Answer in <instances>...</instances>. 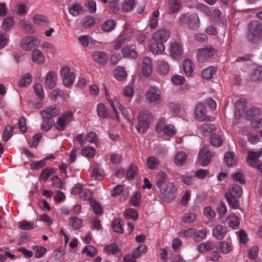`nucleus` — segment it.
<instances>
[{
	"label": "nucleus",
	"instance_id": "9d476101",
	"mask_svg": "<svg viewBox=\"0 0 262 262\" xmlns=\"http://www.w3.org/2000/svg\"><path fill=\"white\" fill-rule=\"evenodd\" d=\"M214 53V50L211 47L199 49L198 52V60L200 62H204L212 58Z\"/></svg>",
	"mask_w": 262,
	"mask_h": 262
},
{
	"label": "nucleus",
	"instance_id": "774afa93",
	"mask_svg": "<svg viewBox=\"0 0 262 262\" xmlns=\"http://www.w3.org/2000/svg\"><path fill=\"white\" fill-rule=\"evenodd\" d=\"M210 143L213 146H220L222 143V139L219 135L214 134L211 135Z\"/></svg>",
	"mask_w": 262,
	"mask_h": 262
},
{
	"label": "nucleus",
	"instance_id": "e433bc0d",
	"mask_svg": "<svg viewBox=\"0 0 262 262\" xmlns=\"http://www.w3.org/2000/svg\"><path fill=\"white\" fill-rule=\"evenodd\" d=\"M216 72V70L215 67L210 66L203 70L202 72V77L206 79H209L212 77Z\"/></svg>",
	"mask_w": 262,
	"mask_h": 262
},
{
	"label": "nucleus",
	"instance_id": "680f3d73",
	"mask_svg": "<svg viewBox=\"0 0 262 262\" xmlns=\"http://www.w3.org/2000/svg\"><path fill=\"white\" fill-rule=\"evenodd\" d=\"M196 233V230L194 228H188L180 232V236L181 237H190L194 236Z\"/></svg>",
	"mask_w": 262,
	"mask_h": 262
},
{
	"label": "nucleus",
	"instance_id": "4468645a",
	"mask_svg": "<svg viewBox=\"0 0 262 262\" xmlns=\"http://www.w3.org/2000/svg\"><path fill=\"white\" fill-rule=\"evenodd\" d=\"M145 97L149 102L158 101L161 98V91L158 87L150 86L146 92Z\"/></svg>",
	"mask_w": 262,
	"mask_h": 262
},
{
	"label": "nucleus",
	"instance_id": "ddd939ff",
	"mask_svg": "<svg viewBox=\"0 0 262 262\" xmlns=\"http://www.w3.org/2000/svg\"><path fill=\"white\" fill-rule=\"evenodd\" d=\"M214 156V154L210 151L207 147L202 148L199 152L198 159L200 164L203 166H207L211 159Z\"/></svg>",
	"mask_w": 262,
	"mask_h": 262
},
{
	"label": "nucleus",
	"instance_id": "4c0bfd02",
	"mask_svg": "<svg viewBox=\"0 0 262 262\" xmlns=\"http://www.w3.org/2000/svg\"><path fill=\"white\" fill-rule=\"evenodd\" d=\"M104 249L108 254L114 255L117 254L120 251L119 246L113 243L106 245Z\"/></svg>",
	"mask_w": 262,
	"mask_h": 262
},
{
	"label": "nucleus",
	"instance_id": "f8f14e48",
	"mask_svg": "<svg viewBox=\"0 0 262 262\" xmlns=\"http://www.w3.org/2000/svg\"><path fill=\"white\" fill-rule=\"evenodd\" d=\"M60 113V107L56 104L47 107L40 112L42 118L47 119L57 116Z\"/></svg>",
	"mask_w": 262,
	"mask_h": 262
},
{
	"label": "nucleus",
	"instance_id": "864d4df0",
	"mask_svg": "<svg viewBox=\"0 0 262 262\" xmlns=\"http://www.w3.org/2000/svg\"><path fill=\"white\" fill-rule=\"evenodd\" d=\"M202 9L207 13V15H209L212 14L214 19L215 21H217L219 20L220 15H221V11L219 9H214L213 10L212 13L209 10V7H207L206 6H203L202 7Z\"/></svg>",
	"mask_w": 262,
	"mask_h": 262
},
{
	"label": "nucleus",
	"instance_id": "c756f323",
	"mask_svg": "<svg viewBox=\"0 0 262 262\" xmlns=\"http://www.w3.org/2000/svg\"><path fill=\"white\" fill-rule=\"evenodd\" d=\"M226 233V229L222 225H217L212 230L213 236L217 239H222Z\"/></svg>",
	"mask_w": 262,
	"mask_h": 262
},
{
	"label": "nucleus",
	"instance_id": "b1692460",
	"mask_svg": "<svg viewBox=\"0 0 262 262\" xmlns=\"http://www.w3.org/2000/svg\"><path fill=\"white\" fill-rule=\"evenodd\" d=\"M181 6V0H168L167 7L169 13L170 14L178 13Z\"/></svg>",
	"mask_w": 262,
	"mask_h": 262
},
{
	"label": "nucleus",
	"instance_id": "7ed1b4c3",
	"mask_svg": "<svg viewBox=\"0 0 262 262\" xmlns=\"http://www.w3.org/2000/svg\"><path fill=\"white\" fill-rule=\"evenodd\" d=\"M249 40L256 43L262 39V26L257 20H253L249 25Z\"/></svg>",
	"mask_w": 262,
	"mask_h": 262
},
{
	"label": "nucleus",
	"instance_id": "a211bd4d",
	"mask_svg": "<svg viewBox=\"0 0 262 262\" xmlns=\"http://www.w3.org/2000/svg\"><path fill=\"white\" fill-rule=\"evenodd\" d=\"M152 71V63L151 60L148 57L143 59L142 66V73L144 77H149Z\"/></svg>",
	"mask_w": 262,
	"mask_h": 262
},
{
	"label": "nucleus",
	"instance_id": "f704fd0d",
	"mask_svg": "<svg viewBox=\"0 0 262 262\" xmlns=\"http://www.w3.org/2000/svg\"><path fill=\"white\" fill-rule=\"evenodd\" d=\"M251 79L253 81L262 80V66H258L254 69L251 75Z\"/></svg>",
	"mask_w": 262,
	"mask_h": 262
},
{
	"label": "nucleus",
	"instance_id": "603ef678",
	"mask_svg": "<svg viewBox=\"0 0 262 262\" xmlns=\"http://www.w3.org/2000/svg\"><path fill=\"white\" fill-rule=\"evenodd\" d=\"M138 174V169L137 167L134 165H132L129 166L128 169H127L126 172V176L127 178L132 180L134 179V178L137 177Z\"/></svg>",
	"mask_w": 262,
	"mask_h": 262
},
{
	"label": "nucleus",
	"instance_id": "f03ea898",
	"mask_svg": "<svg viewBox=\"0 0 262 262\" xmlns=\"http://www.w3.org/2000/svg\"><path fill=\"white\" fill-rule=\"evenodd\" d=\"M242 194V188L237 184H232L229 187L228 192L226 194V198L233 208H236L239 205L238 199Z\"/></svg>",
	"mask_w": 262,
	"mask_h": 262
},
{
	"label": "nucleus",
	"instance_id": "20e7f679",
	"mask_svg": "<svg viewBox=\"0 0 262 262\" xmlns=\"http://www.w3.org/2000/svg\"><path fill=\"white\" fill-rule=\"evenodd\" d=\"M138 119V123L135 127L139 133L143 134L147 130L151 120L150 112L147 110L140 112Z\"/></svg>",
	"mask_w": 262,
	"mask_h": 262
},
{
	"label": "nucleus",
	"instance_id": "c03bdc74",
	"mask_svg": "<svg viewBox=\"0 0 262 262\" xmlns=\"http://www.w3.org/2000/svg\"><path fill=\"white\" fill-rule=\"evenodd\" d=\"M15 126L13 125H10L9 124L7 125L4 130L3 140L4 141H7L12 136V133L15 129Z\"/></svg>",
	"mask_w": 262,
	"mask_h": 262
},
{
	"label": "nucleus",
	"instance_id": "a878e982",
	"mask_svg": "<svg viewBox=\"0 0 262 262\" xmlns=\"http://www.w3.org/2000/svg\"><path fill=\"white\" fill-rule=\"evenodd\" d=\"M216 248L223 254H228L232 250L231 244L226 241L219 242L215 245Z\"/></svg>",
	"mask_w": 262,
	"mask_h": 262
},
{
	"label": "nucleus",
	"instance_id": "423d86ee",
	"mask_svg": "<svg viewBox=\"0 0 262 262\" xmlns=\"http://www.w3.org/2000/svg\"><path fill=\"white\" fill-rule=\"evenodd\" d=\"M160 188V195L161 199L166 202L174 200L176 196V188L171 182L164 184Z\"/></svg>",
	"mask_w": 262,
	"mask_h": 262
},
{
	"label": "nucleus",
	"instance_id": "de8ad7c7",
	"mask_svg": "<svg viewBox=\"0 0 262 262\" xmlns=\"http://www.w3.org/2000/svg\"><path fill=\"white\" fill-rule=\"evenodd\" d=\"M82 155L89 158H92L96 154L95 149L91 146H85L81 150Z\"/></svg>",
	"mask_w": 262,
	"mask_h": 262
},
{
	"label": "nucleus",
	"instance_id": "338daca9",
	"mask_svg": "<svg viewBox=\"0 0 262 262\" xmlns=\"http://www.w3.org/2000/svg\"><path fill=\"white\" fill-rule=\"evenodd\" d=\"M85 140L90 143H95L96 145L99 142L96 134L93 132H90L88 134Z\"/></svg>",
	"mask_w": 262,
	"mask_h": 262
},
{
	"label": "nucleus",
	"instance_id": "2f4dec72",
	"mask_svg": "<svg viewBox=\"0 0 262 262\" xmlns=\"http://www.w3.org/2000/svg\"><path fill=\"white\" fill-rule=\"evenodd\" d=\"M122 54L124 57L136 58L137 56V53L135 49H131L128 46L123 47L122 50Z\"/></svg>",
	"mask_w": 262,
	"mask_h": 262
},
{
	"label": "nucleus",
	"instance_id": "4be33fe9",
	"mask_svg": "<svg viewBox=\"0 0 262 262\" xmlns=\"http://www.w3.org/2000/svg\"><path fill=\"white\" fill-rule=\"evenodd\" d=\"M92 56L94 60L99 63L105 64L108 60V56L104 52L95 51L93 52Z\"/></svg>",
	"mask_w": 262,
	"mask_h": 262
},
{
	"label": "nucleus",
	"instance_id": "69168bd1",
	"mask_svg": "<svg viewBox=\"0 0 262 262\" xmlns=\"http://www.w3.org/2000/svg\"><path fill=\"white\" fill-rule=\"evenodd\" d=\"M34 91L38 98L43 99L45 97V94L42 86L39 83H36L34 85Z\"/></svg>",
	"mask_w": 262,
	"mask_h": 262
},
{
	"label": "nucleus",
	"instance_id": "f257e3e1",
	"mask_svg": "<svg viewBox=\"0 0 262 262\" xmlns=\"http://www.w3.org/2000/svg\"><path fill=\"white\" fill-rule=\"evenodd\" d=\"M246 103L245 100H241L237 102L235 105V117L236 119H239L242 117L252 120L253 118H255L261 112L258 108L253 107L246 112Z\"/></svg>",
	"mask_w": 262,
	"mask_h": 262
},
{
	"label": "nucleus",
	"instance_id": "0e129e2a",
	"mask_svg": "<svg viewBox=\"0 0 262 262\" xmlns=\"http://www.w3.org/2000/svg\"><path fill=\"white\" fill-rule=\"evenodd\" d=\"M124 215L128 219L136 220L138 218V213L136 210L130 208L125 210L124 213Z\"/></svg>",
	"mask_w": 262,
	"mask_h": 262
},
{
	"label": "nucleus",
	"instance_id": "39448f33",
	"mask_svg": "<svg viewBox=\"0 0 262 262\" xmlns=\"http://www.w3.org/2000/svg\"><path fill=\"white\" fill-rule=\"evenodd\" d=\"M181 25L186 24L191 30H197L200 27V19L197 14H182L179 18Z\"/></svg>",
	"mask_w": 262,
	"mask_h": 262
},
{
	"label": "nucleus",
	"instance_id": "7c9ffc66",
	"mask_svg": "<svg viewBox=\"0 0 262 262\" xmlns=\"http://www.w3.org/2000/svg\"><path fill=\"white\" fill-rule=\"evenodd\" d=\"M159 164V160L154 156L149 157L147 159L146 165L148 168L150 170L156 169L158 167Z\"/></svg>",
	"mask_w": 262,
	"mask_h": 262
},
{
	"label": "nucleus",
	"instance_id": "72a5a7b5",
	"mask_svg": "<svg viewBox=\"0 0 262 262\" xmlns=\"http://www.w3.org/2000/svg\"><path fill=\"white\" fill-rule=\"evenodd\" d=\"M114 74L115 78L118 80H123L126 77L127 73L122 67H117L114 70Z\"/></svg>",
	"mask_w": 262,
	"mask_h": 262
},
{
	"label": "nucleus",
	"instance_id": "37998d69",
	"mask_svg": "<svg viewBox=\"0 0 262 262\" xmlns=\"http://www.w3.org/2000/svg\"><path fill=\"white\" fill-rule=\"evenodd\" d=\"M14 25L13 18L12 16H9L5 18L2 23L3 29L5 31H10Z\"/></svg>",
	"mask_w": 262,
	"mask_h": 262
},
{
	"label": "nucleus",
	"instance_id": "0eeeda50",
	"mask_svg": "<svg viewBox=\"0 0 262 262\" xmlns=\"http://www.w3.org/2000/svg\"><path fill=\"white\" fill-rule=\"evenodd\" d=\"M163 131L164 134L168 137H171L176 135L177 130L173 125H166V119H161L156 127V131L158 133Z\"/></svg>",
	"mask_w": 262,
	"mask_h": 262
},
{
	"label": "nucleus",
	"instance_id": "09e8293b",
	"mask_svg": "<svg viewBox=\"0 0 262 262\" xmlns=\"http://www.w3.org/2000/svg\"><path fill=\"white\" fill-rule=\"evenodd\" d=\"M95 24V19L91 16L84 17L81 20L82 26L84 28H89Z\"/></svg>",
	"mask_w": 262,
	"mask_h": 262
},
{
	"label": "nucleus",
	"instance_id": "a18cd8bd",
	"mask_svg": "<svg viewBox=\"0 0 262 262\" xmlns=\"http://www.w3.org/2000/svg\"><path fill=\"white\" fill-rule=\"evenodd\" d=\"M160 13L158 10L153 11L152 15L150 17L149 26L151 28L155 29L157 27L158 23V17Z\"/></svg>",
	"mask_w": 262,
	"mask_h": 262
},
{
	"label": "nucleus",
	"instance_id": "052dcab7",
	"mask_svg": "<svg viewBox=\"0 0 262 262\" xmlns=\"http://www.w3.org/2000/svg\"><path fill=\"white\" fill-rule=\"evenodd\" d=\"M229 226L233 228H236L238 227L239 224V220L237 217H236L234 214H231L228 218Z\"/></svg>",
	"mask_w": 262,
	"mask_h": 262
},
{
	"label": "nucleus",
	"instance_id": "e2e57ef3",
	"mask_svg": "<svg viewBox=\"0 0 262 262\" xmlns=\"http://www.w3.org/2000/svg\"><path fill=\"white\" fill-rule=\"evenodd\" d=\"M104 175V171L99 167L95 168L92 173V177L97 180H100Z\"/></svg>",
	"mask_w": 262,
	"mask_h": 262
},
{
	"label": "nucleus",
	"instance_id": "8fccbe9b",
	"mask_svg": "<svg viewBox=\"0 0 262 262\" xmlns=\"http://www.w3.org/2000/svg\"><path fill=\"white\" fill-rule=\"evenodd\" d=\"M197 216V214L193 212L186 213L182 218V222L188 224L194 222L196 220Z\"/></svg>",
	"mask_w": 262,
	"mask_h": 262
},
{
	"label": "nucleus",
	"instance_id": "6ab92c4d",
	"mask_svg": "<svg viewBox=\"0 0 262 262\" xmlns=\"http://www.w3.org/2000/svg\"><path fill=\"white\" fill-rule=\"evenodd\" d=\"M57 74L53 71L49 72L46 75L45 85L46 88H53L56 83Z\"/></svg>",
	"mask_w": 262,
	"mask_h": 262
},
{
	"label": "nucleus",
	"instance_id": "393cba45",
	"mask_svg": "<svg viewBox=\"0 0 262 262\" xmlns=\"http://www.w3.org/2000/svg\"><path fill=\"white\" fill-rule=\"evenodd\" d=\"M187 159V155L184 151H179L174 157L173 162L178 166L184 165Z\"/></svg>",
	"mask_w": 262,
	"mask_h": 262
},
{
	"label": "nucleus",
	"instance_id": "5701e85b",
	"mask_svg": "<svg viewBox=\"0 0 262 262\" xmlns=\"http://www.w3.org/2000/svg\"><path fill=\"white\" fill-rule=\"evenodd\" d=\"M156 70L159 74L166 75L169 72V64L168 63L163 60L158 61Z\"/></svg>",
	"mask_w": 262,
	"mask_h": 262
},
{
	"label": "nucleus",
	"instance_id": "aec40b11",
	"mask_svg": "<svg viewBox=\"0 0 262 262\" xmlns=\"http://www.w3.org/2000/svg\"><path fill=\"white\" fill-rule=\"evenodd\" d=\"M169 53L172 58H178L182 54V49L180 43L177 41L172 43L170 45Z\"/></svg>",
	"mask_w": 262,
	"mask_h": 262
},
{
	"label": "nucleus",
	"instance_id": "a19ab883",
	"mask_svg": "<svg viewBox=\"0 0 262 262\" xmlns=\"http://www.w3.org/2000/svg\"><path fill=\"white\" fill-rule=\"evenodd\" d=\"M214 245L213 243L210 241L206 243H203L198 245L197 250L202 253L205 252L209 250H212L214 248Z\"/></svg>",
	"mask_w": 262,
	"mask_h": 262
},
{
	"label": "nucleus",
	"instance_id": "dca6fc26",
	"mask_svg": "<svg viewBox=\"0 0 262 262\" xmlns=\"http://www.w3.org/2000/svg\"><path fill=\"white\" fill-rule=\"evenodd\" d=\"M195 118L199 121H203L207 119L206 108L203 103L196 104L194 110Z\"/></svg>",
	"mask_w": 262,
	"mask_h": 262
},
{
	"label": "nucleus",
	"instance_id": "6e6d98bb",
	"mask_svg": "<svg viewBox=\"0 0 262 262\" xmlns=\"http://www.w3.org/2000/svg\"><path fill=\"white\" fill-rule=\"evenodd\" d=\"M146 252V246L143 244H140L138 247L135 249L132 254L135 258H138L141 254L145 253Z\"/></svg>",
	"mask_w": 262,
	"mask_h": 262
},
{
	"label": "nucleus",
	"instance_id": "2eb2a0df",
	"mask_svg": "<svg viewBox=\"0 0 262 262\" xmlns=\"http://www.w3.org/2000/svg\"><path fill=\"white\" fill-rule=\"evenodd\" d=\"M170 34V33L168 29H162L155 32L152 35V38L154 41L164 43L167 41Z\"/></svg>",
	"mask_w": 262,
	"mask_h": 262
},
{
	"label": "nucleus",
	"instance_id": "473e14b6",
	"mask_svg": "<svg viewBox=\"0 0 262 262\" xmlns=\"http://www.w3.org/2000/svg\"><path fill=\"white\" fill-rule=\"evenodd\" d=\"M83 7L81 4L74 3L69 8V12L71 15L76 16L80 14L83 10Z\"/></svg>",
	"mask_w": 262,
	"mask_h": 262
},
{
	"label": "nucleus",
	"instance_id": "ea45409f",
	"mask_svg": "<svg viewBox=\"0 0 262 262\" xmlns=\"http://www.w3.org/2000/svg\"><path fill=\"white\" fill-rule=\"evenodd\" d=\"M135 7V0H125L122 4V10L125 12H130Z\"/></svg>",
	"mask_w": 262,
	"mask_h": 262
},
{
	"label": "nucleus",
	"instance_id": "79ce46f5",
	"mask_svg": "<svg viewBox=\"0 0 262 262\" xmlns=\"http://www.w3.org/2000/svg\"><path fill=\"white\" fill-rule=\"evenodd\" d=\"M224 160L227 164L229 166L234 165L237 162V158L234 152H226L224 156Z\"/></svg>",
	"mask_w": 262,
	"mask_h": 262
},
{
	"label": "nucleus",
	"instance_id": "6e6552de",
	"mask_svg": "<svg viewBox=\"0 0 262 262\" xmlns=\"http://www.w3.org/2000/svg\"><path fill=\"white\" fill-rule=\"evenodd\" d=\"M60 76L63 83L66 87L72 85L75 80L74 73L71 71V69L68 66H64L61 69Z\"/></svg>",
	"mask_w": 262,
	"mask_h": 262
},
{
	"label": "nucleus",
	"instance_id": "c85d7f7f",
	"mask_svg": "<svg viewBox=\"0 0 262 262\" xmlns=\"http://www.w3.org/2000/svg\"><path fill=\"white\" fill-rule=\"evenodd\" d=\"M260 156L259 151H249L247 156V162L250 166H255L258 158Z\"/></svg>",
	"mask_w": 262,
	"mask_h": 262
},
{
	"label": "nucleus",
	"instance_id": "4d7b16f0",
	"mask_svg": "<svg viewBox=\"0 0 262 262\" xmlns=\"http://www.w3.org/2000/svg\"><path fill=\"white\" fill-rule=\"evenodd\" d=\"M251 125L253 128L262 127V112L251 121Z\"/></svg>",
	"mask_w": 262,
	"mask_h": 262
},
{
	"label": "nucleus",
	"instance_id": "9b49d317",
	"mask_svg": "<svg viewBox=\"0 0 262 262\" xmlns=\"http://www.w3.org/2000/svg\"><path fill=\"white\" fill-rule=\"evenodd\" d=\"M73 114L71 111L63 113L58 118L56 122V128L58 130H63L66 125L71 121Z\"/></svg>",
	"mask_w": 262,
	"mask_h": 262
},
{
	"label": "nucleus",
	"instance_id": "bb28decb",
	"mask_svg": "<svg viewBox=\"0 0 262 262\" xmlns=\"http://www.w3.org/2000/svg\"><path fill=\"white\" fill-rule=\"evenodd\" d=\"M158 42H153L149 45V51L153 54H161L165 50V46L163 43L158 41Z\"/></svg>",
	"mask_w": 262,
	"mask_h": 262
},
{
	"label": "nucleus",
	"instance_id": "49530a36",
	"mask_svg": "<svg viewBox=\"0 0 262 262\" xmlns=\"http://www.w3.org/2000/svg\"><path fill=\"white\" fill-rule=\"evenodd\" d=\"M116 26V22L114 20L110 19L105 21L102 26V29L105 32L112 31Z\"/></svg>",
	"mask_w": 262,
	"mask_h": 262
},
{
	"label": "nucleus",
	"instance_id": "bf43d9fd",
	"mask_svg": "<svg viewBox=\"0 0 262 262\" xmlns=\"http://www.w3.org/2000/svg\"><path fill=\"white\" fill-rule=\"evenodd\" d=\"M121 220L120 219H117L113 222L112 225V228L114 231L118 233H123V228L121 224Z\"/></svg>",
	"mask_w": 262,
	"mask_h": 262
},
{
	"label": "nucleus",
	"instance_id": "3c124183",
	"mask_svg": "<svg viewBox=\"0 0 262 262\" xmlns=\"http://www.w3.org/2000/svg\"><path fill=\"white\" fill-rule=\"evenodd\" d=\"M97 112L98 116L100 118H105L108 116L106 107L103 103H99L97 107Z\"/></svg>",
	"mask_w": 262,
	"mask_h": 262
},
{
	"label": "nucleus",
	"instance_id": "13d9d810",
	"mask_svg": "<svg viewBox=\"0 0 262 262\" xmlns=\"http://www.w3.org/2000/svg\"><path fill=\"white\" fill-rule=\"evenodd\" d=\"M18 227L22 229L28 230L34 228L33 222H29L26 220H24L18 223Z\"/></svg>",
	"mask_w": 262,
	"mask_h": 262
},
{
	"label": "nucleus",
	"instance_id": "1a4fd4ad",
	"mask_svg": "<svg viewBox=\"0 0 262 262\" xmlns=\"http://www.w3.org/2000/svg\"><path fill=\"white\" fill-rule=\"evenodd\" d=\"M39 41L33 36H26L20 42V47L25 51H29L32 49L38 47Z\"/></svg>",
	"mask_w": 262,
	"mask_h": 262
},
{
	"label": "nucleus",
	"instance_id": "cd10ccee",
	"mask_svg": "<svg viewBox=\"0 0 262 262\" xmlns=\"http://www.w3.org/2000/svg\"><path fill=\"white\" fill-rule=\"evenodd\" d=\"M32 60L34 63L42 64L45 61V57L41 51L38 50H35L32 53Z\"/></svg>",
	"mask_w": 262,
	"mask_h": 262
},
{
	"label": "nucleus",
	"instance_id": "f3484780",
	"mask_svg": "<svg viewBox=\"0 0 262 262\" xmlns=\"http://www.w3.org/2000/svg\"><path fill=\"white\" fill-rule=\"evenodd\" d=\"M103 87L104 91L105 99L109 102L111 107L116 114V117L118 118V116L115 105L117 106L118 104V102H119V101L116 98L112 97L110 91L104 84H103Z\"/></svg>",
	"mask_w": 262,
	"mask_h": 262
},
{
	"label": "nucleus",
	"instance_id": "c9c22d12",
	"mask_svg": "<svg viewBox=\"0 0 262 262\" xmlns=\"http://www.w3.org/2000/svg\"><path fill=\"white\" fill-rule=\"evenodd\" d=\"M69 223L71 228L75 230L81 228L82 225V221L76 216L71 217L69 220Z\"/></svg>",
	"mask_w": 262,
	"mask_h": 262
},
{
	"label": "nucleus",
	"instance_id": "412c9836",
	"mask_svg": "<svg viewBox=\"0 0 262 262\" xmlns=\"http://www.w3.org/2000/svg\"><path fill=\"white\" fill-rule=\"evenodd\" d=\"M183 68L187 77H192L194 73V64L189 59H185L183 61Z\"/></svg>",
	"mask_w": 262,
	"mask_h": 262
},
{
	"label": "nucleus",
	"instance_id": "5fc2aeb1",
	"mask_svg": "<svg viewBox=\"0 0 262 262\" xmlns=\"http://www.w3.org/2000/svg\"><path fill=\"white\" fill-rule=\"evenodd\" d=\"M32 78L31 75L27 73L25 74L19 80V85L20 87H26L28 86L32 81Z\"/></svg>",
	"mask_w": 262,
	"mask_h": 262
},
{
	"label": "nucleus",
	"instance_id": "58836bf2",
	"mask_svg": "<svg viewBox=\"0 0 262 262\" xmlns=\"http://www.w3.org/2000/svg\"><path fill=\"white\" fill-rule=\"evenodd\" d=\"M33 21L36 25H43L49 22L48 17L41 14H35L33 17Z\"/></svg>",
	"mask_w": 262,
	"mask_h": 262
}]
</instances>
